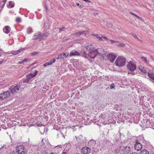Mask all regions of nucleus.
I'll list each match as a JSON object with an SVG mask.
<instances>
[{"instance_id":"nucleus-1","label":"nucleus","mask_w":154,"mask_h":154,"mask_svg":"<svg viewBox=\"0 0 154 154\" xmlns=\"http://www.w3.org/2000/svg\"><path fill=\"white\" fill-rule=\"evenodd\" d=\"M20 87V85H16L12 89L11 92L10 91H7L3 92V93L0 94V96H2V95L5 96H9L10 95H11V93L14 94L17 92L19 90Z\"/></svg>"},{"instance_id":"nucleus-2","label":"nucleus","mask_w":154,"mask_h":154,"mask_svg":"<svg viewBox=\"0 0 154 154\" xmlns=\"http://www.w3.org/2000/svg\"><path fill=\"white\" fill-rule=\"evenodd\" d=\"M126 59L123 56H120L118 57L116 60L115 63L116 66L119 67H122L125 63Z\"/></svg>"},{"instance_id":"nucleus-3","label":"nucleus","mask_w":154,"mask_h":154,"mask_svg":"<svg viewBox=\"0 0 154 154\" xmlns=\"http://www.w3.org/2000/svg\"><path fill=\"white\" fill-rule=\"evenodd\" d=\"M102 51H103V50H101L100 51V49L94 50V51L89 52L88 53V56L91 59H94L98 54H99V55H101L100 54L102 52Z\"/></svg>"},{"instance_id":"nucleus-4","label":"nucleus","mask_w":154,"mask_h":154,"mask_svg":"<svg viewBox=\"0 0 154 154\" xmlns=\"http://www.w3.org/2000/svg\"><path fill=\"white\" fill-rule=\"evenodd\" d=\"M127 69L131 71L135 70L137 68L136 63L134 61H129L127 65Z\"/></svg>"},{"instance_id":"nucleus-5","label":"nucleus","mask_w":154,"mask_h":154,"mask_svg":"<svg viewBox=\"0 0 154 154\" xmlns=\"http://www.w3.org/2000/svg\"><path fill=\"white\" fill-rule=\"evenodd\" d=\"M16 150L18 154H25L26 152L23 149V146H21L17 148Z\"/></svg>"},{"instance_id":"nucleus-6","label":"nucleus","mask_w":154,"mask_h":154,"mask_svg":"<svg viewBox=\"0 0 154 154\" xmlns=\"http://www.w3.org/2000/svg\"><path fill=\"white\" fill-rule=\"evenodd\" d=\"M85 47L88 51H93L94 49L93 45L90 43H86L85 45Z\"/></svg>"},{"instance_id":"nucleus-7","label":"nucleus","mask_w":154,"mask_h":154,"mask_svg":"<svg viewBox=\"0 0 154 154\" xmlns=\"http://www.w3.org/2000/svg\"><path fill=\"white\" fill-rule=\"evenodd\" d=\"M90 148L87 146L83 147L81 149V152L83 154H89L91 152Z\"/></svg>"},{"instance_id":"nucleus-8","label":"nucleus","mask_w":154,"mask_h":154,"mask_svg":"<svg viewBox=\"0 0 154 154\" xmlns=\"http://www.w3.org/2000/svg\"><path fill=\"white\" fill-rule=\"evenodd\" d=\"M107 58L111 62H113L116 59V56L113 54L109 53L107 55Z\"/></svg>"},{"instance_id":"nucleus-9","label":"nucleus","mask_w":154,"mask_h":154,"mask_svg":"<svg viewBox=\"0 0 154 154\" xmlns=\"http://www.w3.org/2000/svg\"><path fill=\"white\" fill-rule=\"evenodd\" d=\"M37 71L35 70L34 72H31L30 73L26 75V77H27L30 80L31 79L35 76L37 74Z\"/></svg>"},{"instance_id":"nucleus-10","label":"nucleus","mask_w":154,"mask_h":154,"mask_svg":"<svg viewBox=\"0 0 154 154\" xmlns=\"http://www.w3.org/2000/svg\"><path fill=\"white\" fill-rule=\"evenodd\" d=\"M142 147V145L139 142H136L134 146V149L137 151L141 150Z\"/></svg>"},{"instance_id":"nucleus-11","label":"nucleus","mask_w":154,"mask_h":154,"mask_svg":"<svg viewBox=\"0 0 154 154\" xmlns=\"http://www.w3.org/2000/svg\"><path fill=\"white\" fill-rule=\"evenodd\" d=\"M88 31L82 30V31H79L78 32H77L75 33V35L76 36H79L81 35L84 34L85 36L86 34L88 33Z\"/></svg>"},{"instance_id":"nucleus-12","label":"nucleus","mask_w":154,"mask_h":154,"mask_svg":"<svg viewBox=\"0 0 154 154\" xmlns=\"http://www.w3.org/2000/svg\"><path fill=\"white\" fill-rule=\"evenodd\" d=\"M55 60L56 59H51L50 61L49 62H46L44 64L43 66H44L46 67L47 66L51 65L53 63L55 62Z\"/></svg>"},{"instance_id":"nucleus-13","label":"nucleus","mask_w":154,"mask_h":154,"mask_svg":"<svg viewBox=\"0 0 154 154\" xmlns=\"http://www.w3.org/2000/svg\"><path fill=\"white\" fill-rule=\"evenodd\" d=\"M49 35V34L48 33L46 32L43 34L42 35H41L40 37V40H45Z\"/></svg>"},{"instance_id":"nucleus-14","label":"nucleus","mask_w":154,"mask_h":154,"mask_svg":"<svg viewBox=\"0 0 154 154\" xmlns=\"http://www.w3.org/2000/svg\"><path fill=\"white\" fill-rule=\"evenodd\" d=\"M130 148L129 147L126 146L122 149V151L124 153L127 154L129 153V151L130 150Z\"/></svg>"},{"instance_id":"nucleus-15","label":"nucleus","mask_w":154,"mask_h":154,"mask_svg":"<svg viewBox=\"0 0 154 154\" xmlns=\"http://www.w3.org/2000/svg\"><path fill=\"white\" fill-rule=\"evenodd\" d=\"M80 54L77 51L73 50L70 53V56H79Z\"/></svg>"},{"instance_id":"nucleus-16","label":"nucleus","mask_w":154,"mask_h":154,"mask_svg":"<svg viewBox=\"0 0 154 154\" xmlns=\"http://www.w3.org/2000/svg\"><path fill=\"white\" fill-rule=\"evenodd\" d=\"M139 69L142 72L144 73H147V70H146L145 68L142 66V65H140L139 66Z\"/></svg>"},{"instance_id":"nucleus-17","label":"nucleus","mask_w":154,"mask_h":154,"mask_svg":"<svg viewBox=\"0 0 154 154\" xmlns=\"http://www.w3.org/2000/svg\"><path fill=\"white\" fill-rule=\"evenodd\" d=\"M11 30V29L8 26H7L5 27V28H3V31L7 34Z\"/></svg>"},{"instance_id":"nucleus-18","label":"nucleus","mask_w":154,"mask_h":154,"mask_svg":"<svg viewBox=\"0 0 154 154\" xmlns=\"http://www.w3.org/2000/svg\"><path fill=\"white\" fill-rule=\"evenodd\" d=\"M41 35V33L40 32L36 33L33 36V39H37L39 38H40V35Z\"/></svg>"},{"instance_id":"nucleus-19","label":"nucleus","mask_w":154,"mask_h":154,"mask_svg":"<svg viewBox=\"0 0 154 154\" xmlns=\"http://www.w3.org/2000/svg\"><path fill=\"white\" fill-rule=\"evenodd\" d=\"M148 74L149 77L154 81V73L152 72L151 71H149Z\"/></svg>"},{"instance_id":"nucleus-20","label":"nucleus","mask_w":154,"mask_h":154,"mask_svg":"<svg viewBox=\"0 0 154 154\" xmlns=\"http://www.w3.org/2000/svg\"><path fill=\"white\" fill-rule=\"evenodd\" d=\"M60 55H61L60 56V57H61L60 59L63 60H64L65 58L66 59L67 56V54H66V53H63Z\"/></svg>"},{"instance_id":"nucleus-21","label":"nucleus","mask_w":154,"mask_h":154,"mask_svg":"<svg viewBox=\"0 0 154 154\" xmlns=\"http://www.w3.org/2000/svg\"><path fill=\"white\" fill-rule=\"evenodd\" d=\"M140 154H149V152L147 150L143 149L141 150Z\"/></svg>"},{"instance_id":"nucleus-22","label":"nucleus","mask_w":154,"mask_h":154,"mask_svg":"<svg viewBox=\"0 0 154 154\" xmlns=\"http://www.w3.org/2000/svg\"><path fill=\"white\" fill-rule=\"evenodd\" d=\"M101 37L102 40H100V41H108L109 40L108 38L106 36H101Z\"/></svg>"},{"instance_id":"nucleus-23","label":"nucleus","mask_w":154,"mask_h":154,"mask_svg":"<svg viewBox=\"0 0 154 154\" xmlns=\"http://www.w3.org/2000/svg\"><path fill=\"white\" fill-rule=\"evenodd\" d=\"M141 58L142 60L144 61L146 64H148L149 63L147 60V58L145 57H141Z\"/></svg>"},{"instance_id":"nucleus-24","label":"nucleus","mask_w":154,"mask_h":154,"mask_svg":"<svg viewBox=\"0 0 154 154\" xmlns=\"http://www.w3.org/2000/svg\"><path fill=\"white\" fill-rule=\"evenodd\" d=\"M29 80L30 79H29L27 77V78L26 79H24L22 80L23 82L24 83L28 82Z\"/></svg>"},{"instance_id":"nucleus-25","label":"nucleus","mask_w":154,"mask_h":154,"mask_svg":"<svg viewBox=\"0 0 154 154\" xmlns=\"http://www.w3.org/2000/svg\"><path fill=\"white\" fill-rule=\"evenodd\" d=\"M27 33L30 34L32 32V30L31 28H28L27 30Z\"/></svg>"},{"instance_id":"nucleus-26","label":"nucleus","mask_w":154,"mask_h":154,"mask_svg":"<svg viewBox=\"0 0 154 154\" xmlns=\"http://www.w3.org/2000/svg\"><path fill=\"white\" fill-rule=\"evenodd\" d=\"M131 35L133 36V37L135 39H137V40H139V39L138 38L137 35L133 33H131Z\"/></svg>"},{"instance_id":"nucleus-27","label":"nucleus","mask_w":154,"mask_h":154,"mask_svg":"<svg viewBox=\"0 0 154 154\" xmlns=\"http://www.w3.org/2000/svg\"><path fill=\"white\" fill-rule=\"evenodd\" d=\"M5 4V3L4 1H2L0 3V6L1 7L3 8Z\"/></svg>"},{"instance_id":"nucleus-28","label":"nucleus","mask_w":154,"mask_h":154,"mask_svg":"<svg viewBox=\"0 0 154 154\" xmlns=\"http://www.w3.org/2000/svg\"><path fill=\"white\" fill-rule=\"evenodd\" d=\"M109 41H110V43L112 44H113L114 43H118V42H119V41H114V40H112V39L110 40Z\"/></svg>"},{"instance_id":"nucleus-29","label":"nucleus","mask_w":154,"mask_h":154,"mask_svg":"<svg viewBox=\"0 0 154 154\" xmlns=\"http://www.w3.org/2000/svg\"><path fill=\"white\" fill-rule=\"evenodd\" d=\"M95 37L98 39V40L100 41V40H102L101 39V36H100L98 34H96L95 35Z\"/></svg>"},{"instance_id":"nucleus-30","label":"nucleus","mask_w":154,"mask_h":154,"mask_svg":"<svg viewBox=\"0 0 154 154\" xmlns=\"http://www.w3.org/2000/svg\"><path fill=\"white\" fill-rule=\"evenodd\" d=\"M115 87V85L114 84H112L111 85H110V89H113Z\"/></svg>"},{"instance_id":"nucleus-31","label":"nucleus","mask_w":154,"mask_h":154,"mask_svg":"<svg viewBox=\"0 0 154 154\" xmlns=\"http://www.w3.org/2000/svg\"><path fill=\"white\" fill-rule=\"evenodd\" d=\"M16 21L18 23H20L21 21V20L20 17H17L16 20Z\"/></svg>"},{"instance_id":"nucleus-32","label":"nucleus","mask_w":154,"mask_h":154,"mask_svg":"<svg viewBox=\"0 0 154 154\" xmlns=\"http://www.w3.org/2000/svg\"><path fill=\"white\" fill-rule=\"evenodd\" d=\"M118 46L119 47H124L125 46V44L122 43H120L118 45Z\"/></svg>"},{"instance_id":"nucleus-33","label":"nucleus","mask_w":154,"mask_h":154,"mask_svg":"<svg viewBox=\"0 0 154 154\" xmlns=\"http://www.w3.org/2000/svg\"><path fill=\"white\" fill-rule=\"evenodd\" d=\"M38 52L36 51H33L31 53V55L32 56H34L35 55L37 54H38Z\"/></svg>"},{"instance_id":"nucleus-34","label":"nucleus","mask_w":154,"mask_h":154,"mask_svg":"<svg viewBox=\"0 0 154 154\" xmlns=\"http://www.w3.org/2000/svg\"><path fill=\"white\" fill-rule=\"evenodd\" d=\"M95 143V142L94 141V140H91L88 143L90 144H92V143L93 144H94Z\"/></svg>"},{"instance_id":"nucleus-35","label":"nucleus","mask_w":154,"mask_h":154,"mask_svg":"<svg viewBox=\"0 0 154 154\" xmlns=\"http://www.w3.org/2000/svg\"><path fill=\"white\" fill-rule=\"evenodd\" d=\"M12 2L11 1H10L9 2V5L11 6V8H13L14 5H13L12 4Z\"/></svg>"},{"instance_id":"nucleus-36","label":"nucleus","mask_w":154,"mask_h":154,"mask_svg":"<svg viewBox=\"0 0 154 154\" xmlns=\"http://www.w3.org/2000/svg\"><path fill=\"white\" fill-rule=\"evenodd\" d=\"M29 59H24L22 60L23 63L24 62H27V61H29Z\"/></svg>"},{"instance_id":"nucleus-37","label":"nucleus","mask_w":154,"mask_h":154,"mask_svg":"<svg viewBox=\"0 0 154 154\" xmlns=\"http://www.w3.org/2000/svg\"><path fill=\"white\" fill-rule=\"evenodd\" d=\"M107 26L109 27H112V24L111 23H108V24H107Z\"/></svg>"},{"instance_id":"nucleus-38","label":"nucleus","mask_w":154,"mask_h":154,"mask_svg":"<svg viewBox=\"0 0 154 154\" xmlns=\"http://www.w3.org/2000/svg\"><path fill=\"white\" fill-rule=\"evenodd\" d=\"M18 54V53L17 52V51H14L12 53V54L14 55H16V54Z\"/></svg>"},{"instance_id":"nucleus-39","label":"nucleus","mask_w":154,"mask_h":154,"mask_svg":"<svg viewBox=\"0 0 154 154\" xmlns=\"http://www.w3.org/2000/svg\"><path fill=\"white\" fill-rule=\"evenodd\" d=\"M23 48H21L20 49H19L17 51V52H19L21 51H22L23 50Z\"/></svg>"},{"instance_id":"nucleus-40","label":"nucleus","mask_w":154,"mask_h":154,"mask_svg":"<svg viewBox=\"0 0 154 154\" xmlns=\"http://www.w3.org/2000/svg\"><path fill=\"white\" fill-rule=\"evenodd\" d=\"M6 99V97H0V99H1L2 100H3L4 99Z\"/></svg>"},{"instance_id":"nucleus-41","label":"nucleus","mask_w":154,"mask_h":154,"mask_svg":"<svg viewBox=\"0 0 154 154\" xmlns=\"http://www.w3.org/2000/svg\"><path fill=\"white\" fill-rule=\"evenodd\" d=\"M65 29L64 27H63L62 28H60L59 29V30H61V31H64V29Z\"/></svg>"},{"instance_id":"nucleus-42","label":"nucleus","mask_w":154,"mask_h":154,"mask_svg":"<svg viewBox=\"0 0 154 154\" xmlns=\"http://www.w3.org/2000/svg\"><path fill=\"white\" fill-rule=\"evenodd\" d=\"M60 55H59L57 57H56V59H60V58L61 57H60Z\"/></svg>"},{"instance_id":"nucleus-43","label":"nucleus","mask_w":154,"mask_h":154,"mask_svg":"<svg viewBox=\"0 0 154 154\" xmlns=\"http://www.w3.org/2000/svg\"><path fill=\"white\" fill-rule=\"evenodd\" d=\"M23 60H22L21 61H19L18 63V64H22L23 63Z\"/></svg>"},{"instance_id":"nucleus-44","label":"nucleus","mask_w":154,"mask_h":154,"mask_svg":"<svg viewBox=\"0 0 154 154\" xmlns=\"http://www.w3.org/2000/svg\"><path fill=\"white\" fill-rule=\"evenodd\" d=\"M65 130H66V129H63V130H62V132L63 133H64Z\"/></svg>"},{"instance_id":"nucleus-45","label":"nucleus","mask_w":154,"mask_h":154,"mask_svg":"<svg viewBox=\"0 0 154 154\" xmlns=\"http://www.w3.org/2000/svg\"><path fill=\"white\" fill-rule=\"evenodd\" d=\"M137 18L138 19H139V20H142V19H141V18H140V17H138H138H137Z\"/></svg>"},{"instance_id":"nucleus-46","label":"nucleus","mask_w":154,"mask_h":154,"mask_svg":"<svg viewBox=\"0 0 154 154\" xmlns=\"http://www.w3.org/2000/svg\"><path fill=\"white\" fill-rule=\"evenodd\" d=\"M83 1H85V2H91L90 1L88 0H83Z\"/></svg>"},{"instance_id":"nucleus-47","label":"nucleus","mask_w":154,"mask_h":154,"mask_svg":"<svg viewBox=\"0 0 154 154\" xmlns=\"http://www.w3.org/2000/svg\"><path fill=\"white\" fill-rule=\"evenodd\" d=\"M130 154H138V153L136 152H133L131 153Z\"/></svg>"},{"instance_id":"nucleus-48","label":"nucleus","mask_w":154,"mask_h":154,"mask_svg":"<svg viewBox=\"0 0 154 154\" xmlns=\"http://www.w3.org/2000/svg\"><path fill=\"white\" fill-rule=\"evenodd\" d=\"M36 63V62H34V63H32V64H31V66H32V65H34V64H35V63Z\"/></svg>"},{"instance_id":"nucleus-49","label":"nucleus","mask_w":154,"mask_h":154,"mask_svg":"<svg viewBox=\"0 0 154 154\" xmlns=\"http://www.w3.org/2000/svg\"><path fill=\"white\" fill-rule=\"evenodd\" d=\"M76 5L78 6H79L80 5V4L79 3H76Z\"/></svg>"},{"instance_id":"nucleus-50","label":"nucleus","mask_w":154,"mask_h":154,"mask_svg":"<svg viewBox=\"0 0 154 154\" xmlns=\"http://www.w3.org/2000/svg\"><path fill=\"white\" fill-rule=\"evenodd\" d=\"M92 35H93V36H95V35H96V34H94V33H93V34H92Z\"/></svg>"},{"instance_id":"nucleus-51","label":"nucleus","mask_w":154,"mask_h":154,"mask_svg":"<svg viewBox=\"0 0 154 154\" xmlns=\"http://www.w3.org/2000/svg\"><path fill=\"white\" fill-rule=\"evenodd\" d=\"M6 1H7V0H4V1H4L5 3V2H6Z\"/></svg>"},{"instance_id":"nucleus-52","label":"nucleus","mask_w":154,"mask_h":154,"mask_svg":"<svg viewBox=\"0 0 154 154\" xmlns=\"http://www.w3.org/2000/svg\"><path fill=\"white\" fill-rule=\"evenodd\" d=\"M6 1H7V0H4V1H4L5 3V2H6Z\"/></svg>"},{"instance_id":"nucleus-53","label":"nucleus","mask_w":154,"mask_h":154,"mask_svg":"<svg viewBox=\"0 0 154 154\" xmlns=\"http://www.w3.org/2000/svg\"><path fill=\"white\" fill-rule=\"evenodd\" d=\"M131 14L133 15H134V14H133V13H131Z\"/></svg>"},{"instance_id":"nucleus-54","label":"nucleus","mask_w":154,"mask_h":154,"mask_svg":"<svg viewBox=\"0 0 154 154\" xmlns=\"http://www.w3.org/2000/svg\"><path fill=\"white\" fill-rule=\"evenodd\" d=\"M3 62V61H0V64H1V63H2Z\"/></svg>"},{"instance_id":"nucleus-55","label":"nucleus","mask_w":154,"mask_h":154,"mask_svg":"<svg viewBox=\"0 0 154 154\" xmlns=\"http://www.w3.org/2000/svg\"><path fill=\"white\" fill-rule=\"evenodd\" d=\"M66 153H66H65V152H63L62 154H65Z\"/></svg>"},{"instance_id":"nucleus-56","label":"nucleus","mask_w":154,"mask_h":154,"mask_svg":"<svg viewBox=\"0 0 154 154\" xmlns=\"http://www.w3.org/2000/svg\"><path fill=\"white\" fill-rule=\"evenodd\" d=\"M50 154H57L56 153H51Z\"/></svg>"},{"instance_id":"nucleus-57","label":"nucleus","mask_w":154,"mask_h":154,"mask_svg":"<svg viewBox=\"0 0 154 154\" xmlns=\"http://www.w3.org/2000/svg\"><path fill=\"white\" fill-rule=\"evenodd\" d=\"M135 17H138V16H137L136 15L134 14V15Z\"/></svg>"},{"instance_id":"nucleus-58","label":"nucleus","mask_w":154,"mask_h":154,"mask_svg":"<svg viewBox=\"0 0 154 154\" xmlns=\"http://www.w3.org/2000/svg\"><path fill=\"white\" fill-rule=\"evenodd\" d=\"M97 14V13H95V14H94V15H96V14Z\"/></svg>"},{"instance_id":"nucleus-59","label":"nucleus","mask_w":154,"mask_h":154,"mask_svg":"<svg viewBox=\"0 0 154 154\" xmlns=\"http://www.w3.org/2000/svg\"><path fill=\"white\" fill-rule=\"evenodd\" d=\"M97 14V13H95V14H94V15H96V14Z\"/></svg>"},{"instance_id":"nucleus-60","label":"nucleus","mask_w":154,"mask_h":154,"mask_svg":"<svg viewBox=\"0 0 154 154\" xmlns=\"http://www.w3.org/2000/svg\"><path fill=\"white\" fill-rule=\"evenodd\" d=\"M154 154V153H152V154Z\"/></svg>"},{"instance_id":"nucleus-61","label":"nucleus","mask_w":154,"mask_h":154,"mask_svg":"<svg viewBox=\"0 0 154 154\" xmlns=\"http://www.w3.org/2000/svg\"><path fill=\"white\" fill-rule=\"evenodd\" d=\"M1 56V55L0 54V56Z\"/></svg>"}]
</instances>
